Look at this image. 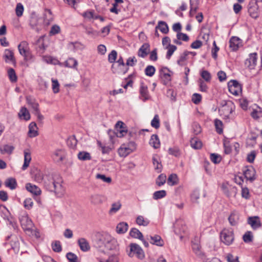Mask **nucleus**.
I'll return each mask as SVG.
<instances>
[{"instance_id": "1", "label": "nucleus", "mask_w": 262, "mask_h": 262, "mask_svg": "<svg viewBox=\"0 0 262 262\" xmlns=\"http://www.w3.org/2000/svg\"><path fill=\"white\" fill-rule=\"evenodd\" d=\"M93 242L94 247L103 252L117 250L118 248L116 239L107 233L98 235Z\"/></svg>"}, {"instance_id": "2", "label": "nucleus", "mask_w": 262, "mask_h": 262, "mask_svg": "<svg viewBox=\"0 0 262 262\" xmlns=\"http://www.w3.org/2000/svg\"><path fill=\"white\" fill-rule=\"evenodd\" d=\"M62 181L61 178L57 176L50 177L45 182V186L47 189L54 192L57 196L61 197L63 195L64 188L61 185Z\"/></svg>"}, {"instance_id": "3", "label": "nucleus", "mask_w": 262, "mask_h": 262, "mask_svg": "<svg viewBox=\"0 0 262 262\" xmlns=\"http://www.w3.org/2000/svg\"><path fill=\"white\" fill-rule=\"evenodd\" d=\"M116 131L109 129L107 132L110 137V141L113 143L115 137L121 138L127 134V130L125 129V124L122 121H118L115 125Z\"/></svg>"}, {"instance_id": "4", "label": "nucleus", "mask_w": 262, "mask_h": 262, "mask_svg": "<svg viewBox=\"0 0 262 262\" xmlns=\"http://www.w3.org/2000/svg\"><path fill=\"white\" fill-rule=\"evenodd\" d=\"M234 108L235 106L232 101H225L222 103V106L219 109V112L220 115L224 119H229Z\"/></svg>"}, {"instance_id": "5", "label": "nucleus", "mask_w": 262, "mask_h": 262, "mask_svg": "<svg viewBox=\"0 0 262 262\" xmlns=\"http://www.w3.org/2000/svg\"><path fill=\"white\" fill-rule=\"evenodd\" d=\"M129 247V251L127 253L129 257H136L141 260L145 257L144 252L139 245L136 243H131Z\"/></svg>"}, {"instance_id": "6", "label": "nucleus", "mask_w": 262, "mask_h": 262, "mask_svg": "<svg viewBox=\"0 0 262 262\" xmlns=\"http://www.w3.org/2000/svg\"><path fill=\"white\" fill-rule=\"evenodd\" d=\"M221 241L225 245L229 246L234 240L233 230L232 229H224L220 234Z\"/></svg>"}, {"instance_id": "7", "label": "nucleus", "mask_w": 262, "mask_h": 262, "mask_svg": "<svg viewBox=\"0 0 262 262\" xmlns=\"http://www.w3.org/2000/svg\"><path fill=\"white\" fill-rule=\"evenodd\" d=\"M136 148V144L134 142H130L127 146L123 144L118 149V154L121 157H125L131 153Z\"/></svg>"}, {"instance_id": "8", "label": "nucleus", "mask_w": 262, "mask_h": 262, "mask_svg": "<svg viewBox=\"0 0 262 262\" xmlns=\"http://www.w3.org/2000/svg\"><path fill=\"white\" fill-rule=\"evenodd\" d=\"M20 223L25 230H29L33 226V223L25 212H23L19 217Z\"/></svg>"}, {"instance_id": "9", "label": "nucleus", "mask_w": 262, "mask_h": 262, "mask_svg": "<svg viewBox=\"0 0 262 262\" xmlns=\"http://www.w3.org/2000/svg\"><path fill=\"white\" fill-rule=\"evenodd\" d=\"M229 92L235 95H238L242 93V86L235 80H230L228 84Z\"/></svg>"}, {"instance_id": "10", "label": "nucleus", "mask_w": 262, "mask_h": 262, "mask_svg": "<svg viewBox=\"0 0 262 262\" xmlns=\"http://www.w3.org/2000/svg\"><path fill=\"white\" fill-rule=\"evenodd\" d=\"M18 49L20 54L24 57L25 59L28 60L31 58L29 45L27 41H21L18 46Z\"/></svg>"}, {"instance_id": "11", "label": "nucleus", "mask_w": 262, "mask_h": 262, "mask_svg": "<svg viewBox=\"0 0 262 262\" xmlns=\"http://www.w3.org/2000/svg\"><path fill=\"white\" fill-rule=\"evenodd\" d=\"M173 231L176 234L180 235L182 238L181 234L184 233L186 230V227L184 222L181 220H178L173 225Z\"/></svg>"}, {"instance_id": "12", "label": "nucleus", "mask_w": 262, "mask_h": 262, "mask_svg": "<svg viewBox=\"0 0 262 262\" xmlns=\"http://www.w3.org/2000/svg\"><path fill=\"white\" fill-rule=\"evenodd\" d=\"M244 174L247 180H249L251 182H253L254 180H255V170L252 166H247L245 167V169L243 170Z\"/></svg>"}, {"instance_id": "13", "label": "nucleus", "mask_w": 262, "mask_h": 262, "mask_svg": "<svg viewBox=\"0 0 262 262\" xmlns=\"http://www.w3.org/2000/svg\"><path fill=\"white\" fill-rule=\"evenodd\" d=\"M146 239L149 241L150 244L157 246L162 247L164 245V241L159 235H154L153 236L147 235Z\"/></svg>"}, {"instance_id": "14", "label": "nucleus", "mask_w": 262, "mask_h": 262, "mask_svg": "<svg viewBox=\"0 0 262 262\" xmlns=\"http://www.w3.org/2000/svg\"><path fill=\"white\" fill-rule=\"evenodd\" d=\"M256 61L257 54L256 53H253L249 55V58L246 60L245 64V66L250 69H253L256 64Z\"/></svg>"}, {"instance_id": "15", "label": "nucleus", "mask_w": 262, "mask_h": 262, "mask_svg": "<svg viewBox=\"0 0 262 262\" xmlns=\"http://www.w3.org/2000/svg\"><path fill=\"white\" fill-rule=\"evenodd\" d=\"M128 68L126 65H119L113 64L112 66V71L114 74H125L128 71Z\"/></svg>"}, {"instance_id": "16", "label": "nucleus", "mask_w": 262, "mask_h": 262, "mask_svg": "<svg viewBox=\"0 0 262 262\" xmlns=\"http://www.w3.org/2000/svg\"><path fill=\"white\" fill-rule=\"evenodd\" d=\"M26 189L31 193L35 195H38L41 194V189L37 186L31 183H27L26 185Z\"/></svg>"}, {"instance_id": "17", "label": "nucleus", "mask_w": 262, "mask_h": 262, "mask_svg": "<svg viewBox=\"0 0 262 262\" xmlns=\"http://www.w3.org/2000/svg\"><path fill=\"white\" fill-rule=\"evenodd\" d=\"M80 250L86 252L90 250V246L88 241L84 238H80L77 241Z\"/></svg>"}, {"instance_id": "18", "label": "nucleus", "mask_w": 262, "mask_h": 262, "mask_svg": "<svg viewBox=\"0 0 262 262\" xmlns=\"http://www.w3.org/2000/svg\"><path fill=\"white\" fill-rule=\"evenodd\" d=\"M241 43V39L238 37L233 36L230 39L229 47L232 51H236L238 49Z\"/></svg>"}, {"instance_id": "19", "label": "nucleus", "mask_w": 262, "mask_h": 262, "mask_svg": "<svg viewBox=\"0 0 262 262\" xmlns=\"http://www.w3.org/2000/svg\"><path fill=\"white\" fill-rule=\"evenodd\" d=\"M24 163L22 166L21 169L25 170L29 167L30 163L31 161V152L29 150L26 149L24 150Z\"/></svg>"}, {"instance_id": "20", "label": "nucleus", "mask_w": 262, "mask_h": 262, "mask_svg": "<svg viewBox=\"0 0 262 262\" xmlns=\"http://www.w3.org/2000/svg\"><path fill=\"white\" fill-rule=\"evenodd\" d=\"M149 47L150 46L148 43H144L139 49L138 52V55L139 57L144 58L149 52Z\"/></svg>"}, {"instance_id": "21", "label": "nucleus", "mask_w": 262, "mask_h": 262, "mask_svg": "<svg viewBox=\"0 0 262 262\" xmlns=\"http://www.w3.org/2000/svg\"><path fill=\"white\" fill-rule=\"evenodd\" d=\"M104 201V196L99 194H93L90 197L91 203L95 205L102 204Z\"/></svg>"}, {"instance_id": "22", "label": "nucleus", "mask_w": 262, "mask_h": 262, "mask_svg": "<svg viewBox=\"0 0 262 262\" xmlns=\"http://www.w3.org/2000/svg\"><path fill=\"white\" fill-rule=\"evenodd\" d=\"M248 223L253 229H256L261 226L260 222L257 216L249 217Z\"/></svg>"}, {"instance_id": "23", "label": "nucleus", "mask_w": 262, "mask_h": 262, "mask_svg": "<svg viewBox=\"0 0 262 262\" xmlns=\"http://www.w3.org/2000/svg\"><path fill=\"white\" fill-rule=\"evenodd\" d=\"M37 127L36 123L34 122H31L29 125L28 136L30 138H33L38 135L37 130Z\"/></svg>"}, {"instance_id": "24", "label": "nucleus", "mask_w": 262, "mask_h": 262, "mask_svg": "<svg viewBox=\"0 0 262 262\" xmlns=\"http://www.w3.org/2000/svg\"><path fill=\"white\" fill-rule=\"evenodd\" d=\"M140 93L141 98L143 101H145L149 98V95L147 90V86L143 83H141L140 88Z\"/></svg>"}, {"instance_id": "25", "label": "nucleus", "mask_w": 262, "mask_h": 262, "mask_svg": "<svg viewBox=\"0 0 262 262\" xmlns=\"http://www.w3.org/2000/svg\"><path fill=\"white\" fill-rule=\"evenodd\" d=\"M64 158V153L62 150L57 149L54 151L52 155L53 160L57 162H60L63 160Z\"/></svg>"}, {"instance_id": "26", "label": "nucleus", "mask_w": 262, "mask_h": 262, "mask_svg": "<svg viewBox=\"0 0 262 262\" xmlns=\"http://www.w3.org/2000/svg\"><path fill=\"white\" fill-rule=\"evenodd\" d=\"M199 0H190V10L189 15L192 17L197 11L199 8Z\"/></svg>"}, {"instance_id": "27", "label": "nucleus", "mask_w": 262, "mask_h": 262, "mask_svg": "<svg viewBox=\"0 0 262 262\" xmlns=\"http://www.w3.org/2000/svg\"><path fill=\"white\" fill-rule=\"evenodd\" d=\"M251 115L255 120L262 121V108L257 107V108L253 109L251 113Z\"/></svg>"}, {"instance_id": "28", "label": "nucleus", "mask_w": 262, "mask_h": 262, "mask_svg": "<svg viewBox=\"0 0 262 262\" xmlns=\"http://www.w3.org/2000/svg\"><path fill=\"white\" fill-rule=\"evenodd\" d=\"M1 216L5 220H7L9 222V224L12 225V227L15 229L16 227V224L13 223L12 221H10L9 219V212L5 207H3L1 208Z\"/></svg>"}, {"instance_id": "29", "label": "nucleus", "mask_w": 262, "mask_h": 262, "mask_svg": "<svg viewBox=\"0 0 262 262\" xmlns=\"http://www.w3.org/2000/svg\"><path fill=\"white\" fill-rule=\"evenodd\" d=\"M149 143L155 149L159 148L160 146V142L158 136L155 134L151 136Z\"/></svg>"}, {"instance_id": "30", "label": "nucleus", "mask_w": 262, "mask_h": 262, "mask_svg": "<svg viewBox=\"0 0 262 262\" xmlns=\"http://www.w3.org/2000/svg\"><path fill=\"white\" fill-rule=\"evenodd\" d=\"M4 58L6 62H15L14 54L12 51L9 49H6L4 52Z\"/></svg>"}, {"instance_id": "31", "label": "nucleus", "mask_w": 262, "mask_h": 262, "mask_svg": "<svg viewBox=\"0 0 262 262\" xmlns=\"http://www.w3.org/2000/svg\"><path fill=\"white\" fill-rule=\"evenodd\" d=\"M18 116L20 119L28 121L30 119V115L25 107H22L18 113Z\"/></svg>"}, {"instance_id": "32", "label": "nucleus", "mask_w": 262, "mask_h": 262, "mask_svg": "<svg viewBox=\"0 0 262 262\" xmlns=\"http://www.w3.org/2000/svg\"><path fill=\"white\" fill-rule=\"evenodd\" d=\"M191 247L193 252L196 256L202 257L204 255L199 243L192 242Z\"/></svg>"}, {"instance_id": "33", "label": "nucleus", "mask_w": 262, "mask_h": 262, "mask_svg": "<svg viewBox=\"0 0 262 262\" xmlns=\"http://www.w3.org/2000/svg\"><path fill=\"white\" fill-rule=\"evenodd\" d=\"M128 224L125 222L119 223L116 227V232L119 234L125 233L128 229Z\"/></svg>"}, {"instance_id": "34", "label": "nucleus", "mask_w": 262, "mask_h": 262, "mask_svg": "<svg viewBox=\"0 0 262 262\" xmlns=\"http://www.w3.org/2000/svg\"><path fill=\"white\" fill-rule=\"evenodd\" d=\"M156 29H159L164 34H167L169 29L167 24L164 21H159L158 25L156 27Z\"/></svg>"}, {"instance_id": "35", "label": "nucleus", "mask_w": 262, "mask_h": 262, "mask_svg": "<svg viewBox=\"0 0 262 262\" xmlns=\"http://www.w3.org/2000/svg\"><path fill=\"white\" fill-rule=\"evenodd\" d=\"M27 102L33 110V112L39 110V104L36 101L31 97H27Z\"/></svg>"}, {"instance_id": "36", "label": "nucleus", "mask_w": 262, "mask_h": 262, "mask_svg": "<svg viewBox=\"0 0 262 262\" xmlns=\"http://www.w3.org/2000/svg\"><path fill=\"white\" fill-rule=\"evenodd\" d=\"M189 53H192V52L185 51L180 57V59L178 60L177 63L180 66H184L186 64L187 60V56Z\"/></svg>"}, {"instance_id": "37", "label": "nucleus", "mask_w": 262, "mask_h": 262, "mask_svg": "<svg viewBox=\"0 0 262 262\" xmlns=\"http://www.w3.org/2000/svg\"><path fill=\"white\" fill-rule=\"evenodd\" d=\"M152 160L155 167V169L157 171V172H160L162 169V165L161 162L159 161L158 156H154Z\"/></svg>"}, {"instance_id": "38", "label": "nucleus", "mask_w": 262, "mask_h": 262, "mask_svg": "<svg viewBox=\"0 0 262 262\" xmlns=\"http://www.w3.org/2000/svg\"><path fill=\"white\" fill-rule=\"evenodd\" d=\"M230 224L231 226H235L238 221V215L236 212H232L228 217Z\"/></svg>"}, {"instance_id": "39", "label": "nucleus", "mask_w": 262, "mask_h": 262, "mask_svg": "<svg viewBox=\"0 0 262 262\" xmlns=\"http://www.w3.org/2000/svg\"><path fill=\"white\" fill-rule=\"evenodd\" d=\"M5 185L6 187L13 190L16 188L17 183L15 179L10 178L7 179L5 181Z\"/></svg>"}, {"instance_id": "40", "label": "nucleus", "mask_w": 262, "mask_h": 262, "mask_svg": "<svg viewBox=\"0 0 262 262\" xmlns=\"http://www.w3.org/2000/svg\"><path fill=\"white\" fill-rule=\"evenodd\" d=\"M78 158L81 161H87L91 159V156L89 152L86 151H80L78 154Z\"/></svg>"}, {"instance_id": "41", "label": "nucleus", "mask_w": 262, "mask_h": 262, "mask_svg": "<svg viewBox=\"0 0 262 262\" xmlns=\"http://www.w3.org/2000/svg\"><path fill=\"white\" fill-rule=\"evenodd\" d=\"M77 64V61L73 58H69L65 62V66L71 68H76Z\"/></svg>"}, {"instance_id": "42", "label": "nucleus", "mask_w": 262, "mask_h": 262, "mask_svg": "<svg viewBox=\"0 0 262 262\" xmlns=\"http://www.w3.org/2000/svg\"><path fill=\"white\" fill-rule=\"evenodd\" d=\"M130 235L136 238L141 239L143 237L142 233L137 228H132L129 232Z\"/></svg>"}, {"instance_id": "43", "label": "nucleus", "mask_w": 262, "mask_h": 262, "mask_svg": "<svg viewBox=\"0 0 262 262\" xmlns=\"http://www.w3.org/2000/svg\"><path fill=\"white\" fill-rule=\"evenodd\" d=\"M136 223L140 226H146L149 224V221L145 219L143 216L139 215L136 219Z\"/></svg>"}, {"instance_id": "44", "label": "nucleus", "mask_w": 262, "mask_h": 262, "mask_svg": "<svg viewBox=\"0 0 262 262\" xmlns=\"http://www.w3.org/2000/svg\"><path fill=\"white\" fill-rule=\"evenodd\" d=\"M178 177L176 174H170L167 180V184L170 186H173L178 183Z\"/></svg>"}, {"instance_id": "45", "label": "nucleus", "mask_w": 262, "mask_h": 262, "mask_svg": "<svg viewBox=\"0 0 262 262\" xmlns=\"http://www.w3.org/2000/svg\"><path fill=\"white\" fill-rule=\"evenodd\" d=\"M191 146L192 148L198 149L201 148L202 144L201 141L196 138H193L190 141Z\"/></svg>"}, {"instance_id": "46", "label": "nucleus", "mask_w": 262, "mask_h": 262, "mask_svg": "<svg viewBox=\"0 0 262 262\" xmlns=\"http://www.w3.org/2000/svg\"><path fill=\"white\" fill-rule=\"evenodd\" d=\"M8 75L10 80L12 82H15L17 81V76L13 69L10 68L8 70Z\"/></svg>"}, {"instance_id": "47", "label": "nucleus", "mask_w": 262, "mask_h": 262, "mask_svg": "<svg viewBox=\"0 0 262 262\" xmlns=\"http://www.w3.org/2000/svg\"><path fill=\"white\" fill-rule=\"evenodd\" d=\"M166 195V192L165 190H162L159 191H155L153 194V199L154 200H158L165 197Z\"/></svg>"}, {"instance_id": "48", "label": "nucleus", "mask_w": 262, "mask_h": 262, "mask_svg": "<svg viewBox=\"0 0 262 262\" xmlns=\"http://www.w3.org/2000/svg\"><path fill=\"white\" fill-rule=\"evenodd\" d=\"M166 48L168 49L166 58L169 59L173 54V52L177 50V48L176 46L169 43L168 46H167Z\"/></svg>"}, {"instance_id": "49", "label": "nucleus", "mask_w": 262, "mask_h": 262, "mask_svg": "<svg viewBox=\"0 0 262 262\" xmlns=\"http://www.w3.org/2000/svg\"><path fill=\"white\" fill-rule=\"evenodd\" d=\"M14 149V147L9 145H5L3 147L0 148V151L2 154H8L12 153Z\"/></svg>"}, {"instance_id": "50", "label": "nucleus", "mask_w": 262, "mask_h": 262, "mask_svg": "<svg viewBox=\"0 0 262 262\" xmlns=\"http://www.w3.org/2000/svg\"><path fill=\"white\" fill-rule=\"evenodd\" d=\"M201 76L206 82H210L211 79L210 73L207 70H202L201 72Z\"/></svg>"}, {"instance_id": "51", "label": "nucleus", "mask_w": 262, "mask_h": 262, "mask_svg": "<svg viewBox=\"0 0 262 262\" xmlns=\"http://www.w3.org/2000/svg\"><path fill=\"white\" fill-rule=\"evenodd\" d=\"M52 248L53 250L55 252H60L62 250L60 242L58 241H56L52 243Z\"/></svg>"}, {"instance_id": "52", "label": "nucleus", "mask_w": 262, "mask_h": 262, "mask_svg": "<svg viewBox=\"0 0 262 262\" xmlns=\"http://www.w3.org/2000/svg\"><path fill=\"white\" fill-rule=\"evenodd\" d=\"M166 176L165 174H161L158 177L156 180V184L159 186H161L164 185L166 182Z\"/></svg>"}, {"instance_id": "53", "label": "nucleus", "mask_w": 262, "mask_h": 262, "mask_svg": "<svg viewBox=\"0 0 262 262\" xmlns=\"http://www.w3.org/2000/svg\"><path fill=\"white\" fill-rule=\"evenodd\" d=\"M97 144L99 147L101 148V152L103 154H109L111 151L112 148L108 146H103L101 142L99 141H97Z\"/></svg>"}, {"instance_id": "54", "label": "nucleus", "mask_w": 262, "mask_h": 262, "mask_svg": "<svg viewBox=\"0 0 262 262\" xmlns=\"http://www.w3.org/2000/svg\"><path fill=\"white\" fill-rule=\"evenodd\" d=\"M121 207V204L120 202L113 203L112 205V207L110 210V213H116L117 212Z\"/></svg>"}, {"instance_id": "55", "label": "nucleus", "mask_w": 262, "mask_h": 262, "mask_svg": "<svg viewBox=\"0 0 262 262\" xmlns=\"http://www.w3.org/2000/svg\"><path fill=\"white\" fill-rule=\"evenodd\" d=\"M248 12L250 15L254 18H256L258 17L259 14L257 9L256 7H250L248 9Z\"/></svg>"}, {"instance_id": "56", "label": "nucleus", "mask_w": 262, "mask_h": 262, "mask_svg": "<svg viewBox=\"0 0 262 262\" xmlns=\"http://www.w3.org/2000/svg\"><path fill=\"white\" fill-rule=\"evenodd\" d=\"M24 6L21 3H18L16 5L15 9L16 15L18 17H20L23 15L24 12Z\"/></svg>"}, {"instance_id": "57", "label": "nucleus", "mask_w": 262, "mask_h": 262, "mask_svg": "<svg viewBox=\"0 0 262 262\" xmlns=\"http://www.w3.org/2000/svg\"><path fill=\"white\" fill-rule=\"evenodd\" d=\"M152 127L157 129L160 127V121L158 115H156L151 122Z\"/></svg>"}, {"instance_id": "58", "label": "nucleus", "mask_w": 262, "mask_h": 262, "mask_svg": "<svg viewBox=\"0 0 262 262\" xmlns=\"http://www.w3.org/2000/svg\"><path fill=\"white\" fill-rule=\"evenodd\" d=\"M155 71L156 69L154 67L148 66L145 70V73L147 76L151 77L155 74Z\"/></svg>"}, {"instance_id": "59", "label": "nucleus", "mask_w": 262, "mask_h": 262, "mask_svg": "<svg viewBox=\"0 0 262 262\" xmlns=\"http://www.w3.org/2000/svg\"><path fill=\"white\" fill-rule=\"evenodd\" d=\"M210 159L214 164H218L221 162L222 158L218 154H211L210 155Z\"/></svg>"}, {"instance_id": "60", "label": "nucleus", "mask_w": 262, "mask_h": 262, "mask_svg": "<svg viewBox=\"0 0 262 262\" xmlns=\"http://www.w3.org/2000/svg\"><path fill=\"white\" fill-rule=\"evenodd\" d=\"M198 82L200 88V91L203 92H207L208 90V86L206 84L205 82L203 81L202 79H200L198 80Z\"/></svg>"}, {"instance_id": "61", "label": "nucleus", "mask_w": 262, "mask_h": 262, "mask_svg": "<svg viewBox=\"0 0 262 262\" xmlns=\"http://www.w3.org/2000/svg\"><path fill=\"white\" fill-rule=\"evenodd\" d=\"M117 56V53L115 50H113L109 54L108 57V60L111 63H114L116 60Z\"/></svg>"}, {"instance_id": "62", "label": "nucleus", "mask_w": 262, "mask_h": 262, "mask_svg": "<svg viewBox=\"0 0 262 262\" xmlns=\"http://www.w3.org/2000/svg\"><path fill=\"white\" fill-rule=\"evenodd\" d=\"M66 257L69 262H77L78 261L77 255L72 252L68 253L66 255Z\"/></svg>"}, {"instance_id": "63", "label": "nucleus", "mask_w": 262, "mask_h": 262, "mask_svg": "<svg viewBox=\"0 0 262 262\" xmlns=\"http://www.w3.org/2000/svg\"><path fill=\"white\" fill-rule=\"evenodd\" d=\"M202 100V96L198 93H194L192 96L191 100L195 104H199Z\"/></svg>"}, {"instance_id": "64", "label": "nucleus", "mask_w": 262, "mask_h": 262, "mask_svg": "<svg viewBox=\"0 0 262 262\" xmlns=\"http://www.w3.org/2000/svg\"><path fill=\"white\" fill-rule=\"evenodd\" d=\"M99 262H118V258L117 256L112 255L107 259H100Z\"/></svg>"}]
</instances>
